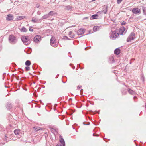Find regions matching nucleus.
Segmentation results:
<instances>
[{"instance_id":"obj_1","label":"nucleus","mask_w":146,"mask_h":146,"mask_svg":"<svg viewBox=\"0 0 146 146\" xmlns=\"http://www.w3.org/2000/svg\"><path fill=\"white\" fill-rule=\"evenodd\" d=\"M21 39L22 41L24 44L27 45L31 43V41L29 38L28 36H23L21 37Z\"/></svg>"},{"instance_id":"obj_2","label":"nucleus","mask_w":146,"mask_h":146,"mask_svg":"<svg viewBox=\"0 0 146 146\" xmlns=\"http://www.w3.org/2000/svg\"><path fill=\"white\" fill-rule=\"evenodd\" d=\"M9 40L10 43L14 44L17 42V39L16 37L13 35H10L9 38Z\"/></svg>"},{"instance_id":"obj_3","label":"nucleus","mask_w":146,"mask_h":146,"mask_svg":"<svg viewBox=\"0 0 146 146\" xmlns=\"http://www.w3.org/2000/svg\"><path fill=\"white\" fill-rule=\"evenodd\" d=\"M119 34L117 31L115 30L113 31H112L110 34V37L111 38L115 39L119 36Z\"/></svg>"},{"instance_id":"obj_4","label":"nucleus","mask_w":146,"mask_h":146,"mask_svg":"<svg viewBox=\"0 0 146 146\" xmlns=\"http://www.w3.org/2000/svg\"><path fill=\"white\" fill-rule=\"evenodd\" d=\"M135 38V35L133 32H132L128 36L127 40V42H129Z\"/></svg>"},{"instance_id":"obj_5","label":"nucleus","mask_w":146,"mask_h":146,"mask_svg":"<svg viewBox=\"0 0 146 146\" xmlns=\"http://www.w3.org/2000/svg\"><path fill=\"white\" fill-rule=\"evenodd\" d=\"M41 36L39 35H36L34 38V41L35 42H39L41 40Z\"/></svg>"},{"instance_id":"obj_6","label":"nucleus","mask_w":146,"mask_h":146,"mask_svg":"<svg viewBox=\"0 0 146 146\" xmlns=\"http://www.w3.org/2000/svg\"><path fill=\"white\" fill-rule=\"evenodd\" d=\"M59 141L60 143V146H65V141L61 135L59 136Z\"/></svg>"},{"instance_id":"obj_7","label":"nucleus","mask_w":146,"mask_h":146,"mask_svg":"<svg viewBox=\"0 0 146 146\" xmlns=\"http://www.w3.org/2000/svg\"><path fill=\"white\" fill-rule=\"evenodd\" d=\"M86 31L84 29H80L77 31V34L78 35H81L84 34Z\"/></svg>"},{"instance_id":"obj_8","label":"nucleus","mask_w":146,"mask_h":146,"mask_svg":"<svg viewBox=\"0 0 146 146\" xmlns=\"http://www.w3.org/2000/svg\"><path fill=\"white\" fill-rule=\"evenodd\" d=\"M108 9V5H104L103 7L102 12L104 14L106 13V12Z\"/></svg>"},{"instance_id":"obj_9","label":"nucleus","mask_w":146,"mask_h":146,"mask_svg":"<svg viewBox=\"0 0 146 146\" xmlns=\"http://www.w3.org/2000/svg\"><path fill=\"white\" fill-rule=\"evenodd\" d=\"M125 28L123 27H122L120 28L119 29V33L120 35H122L123 34V33H125Z\"/></svg>"},{"instance_id":"obj_10","label":"nucleus","mask_w":146,"mask_h":146,"mask_svg":"<svg viewBox=\"0 0 146 146\" xmlns=\"http://www.w3.org/2000/svg\"><path fill=\"white\" fill-rule=\"evenodd\" d=\"M14 133L17 136H18V137L20 138L21 135V130L19 129H15L14 131Z\"/></svg>"},{"instance_id":"obj_11","label":"nucleus","mask_w":146,"mask_h":146,"mask_svg":"<svg viewBox=\"0 0 146 146\" xmlns=\"http://www.w3.org/2000/svg\"><path fill=\"white\" fill-rule=\"evenodd\" d=\"M13 15L11 14H9L6 17V19L8 21H10L13 20Z\"/></svg>"},{"instance_id":"obj_12","label":"nucleus","mask_w":146,"mask_h":146,"mask_svg":"<svg viewBox=\"0 0 146 146\" xmlns=\"http://www.w3.org/2000/svg\"><path fill=\"white\" fill-rule=\"evenodd\" d=\"M31 21L34 23H39L41 21V19H38L37 18L35 17H33L32 18Z\"/></svg>"},{"instance_id":"obj_13","label":"nucleus","mask_w":146,"mask_h":146,"mask_svg":"<svg viewBox=\"0 0 146 146\" xmlns=\"http://www.w3.org/2000/svg\"><path fill=\"white\" fill-rule=\"evenodd\" d=\"M132 12L134 14H137L140 13V10L138 8H133L132 10Z\"/></svg>"},{"instance_id":"obj_14","label":"nucleus","mask_w":146,"mask_h":146,"mask_svg":"<svg viewBox=\"0 0 146 146\" xmlns=\"http://www.w3.org/2000/svg\"><path fill=\"white\" fill-rule=\"evenodd\" d=\"M127 90L129 94L131 95H133L136 94V92L130 88L128 89Z\"/></svg>"},{"instance_id":"obj_15","label":"nucleus","mask_w":146,"mask_h":146,"mask_svg":"<svg viewBox=\"0 0 146 146\" xmlns=\"http://www.w3.org/2000/svg\"><path fill=\"white\" fill-rule=\"evenodd\" d=\"M68 35L69 37H70L71 38H74L75 37V35L71 31H69L68 33Z\"/></svg>"},{"instance_id":"obj_16","label":"nucleus","mask_w":146,"mask_h":146,"mask_svg":"<svg viewBox=\"0 0 146 146\" xmlns=\"http://www.w3.org/2000/svg\"><path fill=\"white\" fill-rule=\"evenodd\" d=\"M50 44L52 46L54 47H56L58 46V44L56 42V41L53 42H50Z\"/></svg>"},{"instance_id":"obj_17","label":"nucleus","mask_w":146,"mask_h":146,"mask_svg":"<svg viewBox=\"0 0 146 146\" xmlns=\"http://www.w3.org/2000/svg\"><path fill=\"white\" fill-rule=\"evenodd\" d=\"M6 108L8 110H9L11 109L12 107V104L9 103H7L6 106Z\"/></svg>"},{"instance_id":"obj_18","label":"nucleus","mask_w":146,"mask_h":146,"mask_svg":"<svg viewBox=\"0 0 146 146\" xmlns=\"http://www.w3.org/2000/svg\"><path fill=\"white\" fill-rule=\"evenodd\" d=\"M120 52V50L119 48L116 49L114 51V53L116 55L119 54Z\"/></svg>"},{"instance_id":"obj_19","label":"nucleus","mask_w":146,"mask_h":146,"mask_svg":"<svg viewBox=\"0 0 146 146\" xmlns=\"http://www.w3.org/2000/svg\"><path fill=\"white\" fill-rule=\"evenodd\" d=\"M49 16H54L57 15V13L54 12L53 11H50L48 13Z\"/></svg>"},{"instance_id":"obj_20","label":"nucleus","mask_w":146,"mask_h":146,"mask_svg":"<svg viewBox=\"0 0 146 146\" xmlns=\"http://www.w3.org/2000/svg\"><path fill=\"white\" fill-rule=\"evenodd\" d=\"M49 17V15L48 14H46L44 15V16H43L41 19V21L44 19H46L48 18Z\"/></svg>"},{"instance_id":"obj_21","label":"nucleus","mask_w":146,"mask_h":146,"mask_svg":"<svg viewBox=\"0 0 146 146\" xmlns=\"http://www.w3.org/2000/svg\"><path fill=\"white\" fill-rule=\"evenodd\" d=\"M21 32H26L27 31V29L24 27H23L21 29H20Z\"/></svg>"},{"instance_id":"obj_22","label":"nucleus","mask_w":146,"mask_h":146,"mask_svg":"<svg viewBox=\"0 0 146 146\" xmlns=\"http://www.w3.org/2000/svg\"><path fill=\"white\" fill-rule=\"evenodd\" d=\"M31 62L29 60H27L25 63V65L27 66H29L31 65Z\"/></svg>"},{"instance_id":"obj_23","label":"nucleus","mask_w":146,"mask_h":146,"mask_svg":"<svg viewBox=\"0 0 146 146\" xmlns=\"http://www.w3.org/2000/svg\"><path fill=\"white\" fill-rule=\"evenodd\" d=\"M98 16V15L97 14H95L93 15L92 16V19H96L97 18V17Z\"/></svg>"},{"instance_id":"obj_24","label":"nucleus","mask_w":146,"mask_h":146,"mask_svg":"<svg viewBox=\"0 0 146 146\" xmlns=\"http://www.w3.org/2000/svg\"><path fill=\"white\" fill-rule=\"evenodd\" d=\"M99 29V27L98 26H94L93 27V31H97Z\"/></svg>"},{"instance_id":"obj_25","label":"nucleus","mask_w":146,"mask_h":146,"mask_svg":"<svg viewBox=\"0 0 146 146\" xmlns=\"http://www.w3.org/2000/svg\"><path fill=\"white\" fill-rule=\"evenodd\" d=\"M33 128L35 129V130L36 131H38L40 129V128L39 127H33Z\"/></svg>"},{"instance_id":"obj_26","label":"nucleus","mask_w":146,"mask_h":146,"mask_svg":"<svg viewBox=\"0 0 146 146\" xmlns=\"http://www.w3.org/2000/svg\"><path fill=\"white\" fill-rule=\"evenodd\" d=\"M142 9L144 14L145 15H146V7H143Z\"/></svg>"},{"instance_id":"obj_27","label":"nucleus","mask_w":146,"mask_h":146,"mask_svg":"<svg viewBox=\"0 0 146 146\" xmlns=\"http://www.w3.org/2000/svg\"><path fill=\"white\" fill-rule=\"evenodd\" d=\"M50 42H53L56 41V39L55 37L52 36L50 40Z\"/></svg>"},{"instance_id":"obj_28","label":"nucleus","mask_w":146,"mask_h":146,"mask_svg":"<svg viewBox=\"0 0 146 146\" xmlns=\"http://www.w3.org/2000/svg\"><path fill=\"white\" fill-rule=\"evenodd\" d=\"M25 69L27 71H29L30 70V67L29 66H26L25 67Z\"/></svg>"},{"instance_id":"obj_29","label":"nucleus","mask_w":146,"mask_h":146,"mask_svg":"<svg viewBox=\"0 0 146 146\" xmlns=\"http://www.w3.org/2000/svg\"><path fill=\"white\" fill-rule=\"evenodd\" d=\"M51 131L52 132L54 133V132H56V130L55 129H54V128H52L51 129Z\"/></svg>"},{"instance_id":"obj_30","label":"nucleus","mask_w":146,"mask_h":146,"mask_svg":"<svg viewBox=\"0 0 146 146\" xmlns=\"http://www.w3.org/2000/svg\"><path fill=\"white\" fill-rule=\"evenodd\" d=\"M122 1V0H117V3L118 4H120Z\"/></svg>"},{"instance_id":"obj_31","label":"nucleus","mask_w":146,"mask_h":146,"mask_svg":"<svg viewBox=\"0 0 146 146\" xmlns=\"http://www.w3.org/2000/svg\"><path fill=\"white\" fill-rule=\"evenodd\" d=\"M23 19V18L22 17V16H19L18 17V20H20Z\"/></svg>"},{"instance_id":"obj_32","label":"nucleus","mask_w":146,"mask_h":146,"mask_svg":"<svg viewBox=\"0 0 146 146\" xmlns=\"http://www.w3.org/2000/svg\"><path fill=\"white\" fill-rule=\"evenodd\" d=\"M126 22L125 21H123V22H122V23H121V25H125L126 24Z\"/></svg>"},{"instance_id":"obj_33","label":"nucleus","mask_w":146,"mask_h":146,"mask_svg":"<svg viewBox=\"0 0 146 146\" xmlns=\"http://www.w3.org/2000/svg\"><path fill=\"white\" fill-rule=\"evenodd\" d=\"M81 86H78L77 87V89L78 90H79L81 88Z\"/></svg>"},{"instance_id":"obj_34","label":"nucleus","mask_w":146,"mask_h":146,"mask_svg":"<svg viewBox=\"0 0 146 146\" xmlns=\"http://www.w3.org/2000/svg\"><path fill=\"white\" fill-rule=\"evenodd\" d=\"M64 37L67 40H70V39L68 38L66 36H64Z\"/></svg>"},{"instance_id":"obj_35","label":"nucleus","mask_w":146,"mask_h":146,"mask_svg":"<svg viewBox=\"0 0 146 146\" xmlns=\"http://www.w3.org/2000/svg\"><path fill=\"white\" fill-rule=\"evenodd\" d=\"M29 30L31 32H33V29H31L30 27L29 28Z\"/></svg>"},{"instance_id":"obj_36","label":"nucleus","mask_w":146,"mask_h":146,"mask_svg":"<svg viewBox=\"0 0 146 146\" xmlns=\"http://www.w3.org/2000/svg\"><path fill=\"white\" fill-rule=\"evenodd\" d=\"M37 14L38 15H40L41 14V12L40 11H38L37 13Z\"/></svg>"},{"instance_id":"obj_37","label":"nucleus","mask_w":146,"mask_h":146,"mask_svg":"<svg viewBox=\"0 0 146 146\" xmlns=\"http://www.w3.org/2000/svg\"><path fill=\"white\" fill-rule=\"evenodd\" d=\"M141 78H142L143 80L144 79V77L143 75L142 76H141Z\"/></svg>"},{"instance_id":"obj_38","label":"nucleus","mask_w":146,"mask_h":146,"mask_svg":"<svg viewBox=\"0 0 146 146\" xmlns=\"http://www.w3.org/2000/svg\"><path fill=\"white\" fill-rule=\"evenodd\" d=\"M67 7V8H68V9H71V8L70 6H68V7Z\"/></svg>"},{"instance_id":"obj_39","label":"nucleus","mask_w":146,"mask_h":146,"mask_svg":"<svg viewBox=\"0 0 146 146\" xmlns=\"http://www.w3.org/2000/svg\"><path fill=\"white\" fill-rule=\"evenodd\" d=\"M72 68L73 69H75V67L74 66H73L72 67Z\"/></svg>"},{"instance_id":"obj_40","label":"nucleus","mask_w":146,"mask_h":146,"mask_svg":"<svg viewBox=\"0 0 146 146\" xmlns=\"http://www.w3.org/2000/svg\"><path fill=\"white\" fill-rule=\"evenodd\" d=\"M145 108H146V103H145Z\"/></svg>"},{"instance_id":"obj_41","label":"nucleus","mask_w":146,"mask_h":146,"mask_svg":"<svg viewBox=\"0 0 146 146\" xmlns=\"http://www.w3.org/2000/svg\"><path fill=\"white\" fill-rule=\"evenodd\" d=\"M56 146H59V145L58 144H57L56 145Z\"/></svg>"},{"instance_id":"obj_42","label":"nucleus","mask_w":146,"mask_h":146,"mask_svg":"<svg viewBox=\"0 0 146 146\" xmlns=\"http://www.w3.org/2000/svg\"><path fill=\"white\" fill-rule=\"evenodd\" d=\"M83 90L82 89H81V90L80 92H81V91H83Z\"/></svg>"},{"instance_id":"obj_43","label":"nucleus","mask_w":146,"mask_h":146,"mask_svg":"<svg viewBox=\"0 0 146 146\" xmlns=\"http://www.w3.org/2000/svg\"><path fill=\"white\" fill-rule=\"evenodd\" d=\"M137 98L136 97L134 96V98Z\"/></svg>"},{"instance_id":"obj_44","label":"nucleus","mask_w":146,"mask_h":146,"mask_svg":"<svg viewBox=\"0 0 146 146\" xmlns=\"http://www.w3.org/2000/svg\"><path fill=\"white\" fill-rule=\"evenodd\" d=\"M93 136H95V135H94V134H93Z\"/></svg>"},{"instance_id":"obj_45","label":"nucleus","mask_w":146,"mask_h":146,"mask_svg":"<svg viewBox=\"0 0 146 146\" xmlns=\"http://www.w3.org/2000/svg\"><path fill=\"white\" fill-rule=\"evenodd\" d=\"M71 65H72V64H70V65L71 66Z\"/></svg>"},{"instance_id":"obj_46","label":"nucleus","mask_w":146,"mask_h":146,"mask_svg":"<svg viewBox=\"0 0 146 146\" xmlns=\"http://www.w3.org/2000/svg\"><path fill=\"white\" fill-rule=\"evenodd\" d=\"M33 83H34V84L35 83V82H33Z\"/></svg>"}]
</instances>
